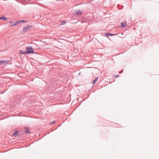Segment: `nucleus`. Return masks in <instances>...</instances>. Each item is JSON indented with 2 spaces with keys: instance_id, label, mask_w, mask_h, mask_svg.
<instances>
[{
  "instance_id": "obj_2",
  "label": "nucleus",
  "mask_w": 159,
  "mask_h": 159,
  "mask_svg": "<svg viewBox=\"0 0 159 159\" xmlns=\"http://www.w3.org/2000/svg\"><path fill=\"white\" fill-rule=\"evenodd\" d=\"M30 28V26H28L26 27H24L23 29V32H25L27 31Z\"/></svg>"
},
{
  "instance_id": "obj_12",
  "label": "nucleus",
  "mask_w": 159,
  "mask_h": 159,
  "mask_svg": "<svg viewBox=\"0 0 159 159\" xmlns=\"http://www.w3.org/2000/svg\"><path fill=\"white\" fill-rule=\"evenodd\" d=\"M107 35L108 36H113V35H115L114 34H110L109 33H107Z\"/></svg>"
},
{
  "instance_id": "obj_11",
  "label": "nucleus",
  "mask_w": 159,
  "mask_h": 159,
  "mask_svg": "<svg viewBox=\"0 0 159 159\" xmlns=\"http://www.w3.org/2000/svg\"><path fill=\"white\" fill-rule=\"evenodd\" d=\"M98 79V77L95 79L93 81V84H94L97 80Z\"/></svg>"
},
{
  "instance_id": "obj_5",
  "label": "nucleus",
  "mask_w": 159,
  "mask_h": 159,
  "mask_svg": "<svg viewBox=\"0 0 159 159\" xmlns=\"http://www.w3.org/2000/svg\"><path fill=\"white\" fill-rule=\"evenodd\" d=\"M18 134V132L16 131L12 134V135L15 137H16Z\"/></svg>"
},
{
  "instance_id": "obj_1",
  "label": "nucleus",
  "mask_w": 159,
  "mask_h": 159,
  "mask_svg": "<svg viewBox=\"0 0 159 159\" xmlns=\"http://www.w3.org/2000/svg\"><path fill=\"white\" fill-rule=\"evenodd\" d=\"M26 53H27V54L34 53V49L31 46H30L28 47H26Z\"/></svg>"
},
{
  "instance_id": "obj_6",
  "label": "nucleus",
  "mask_w": 159,
  "mask_h": 159,
  "mask_svg": "<svg viewBox=\"0 0 159 159\" xmlns=\"http://www.w3.org/2000/svg\"><path fill=\"white\" fill-rule=\"evenodd\" d=\"M19 24V22L18 21H16V22L14 24H12V25H11V26H16V25H17Z\"/></svg>"
},
{
  "instance_id": "obj_16",
  "label": "nucleus",
  "mask_w": 159,
  "mask_h": 159,
  "mask_svg": "<svg viewBox=\"0 0 159 159\" xmlns=\"http://www.w3.org/2000/svg\"><path fill=\"white\" fill-rule=\"evenodd\" d=\"M12 22H13L12 21H11V22H10V23H12Z\"/></svg>"
},
{
  "instance_id": "obj_15",
  "label": "nucleus",
  "mask_w": 159,
  "mask_h": 159,
  "mask_svg": "<svg viewBox=\"0 0 159 159\" xmlns=\"http://www.w3.org/2000/svg\"><path fill=\"white\" fill-rule=\"evenodd\" d=\"M119 75H115L114 76L116 78H117V77H119Z\"/></svg>"
},
{
  "instance_id": "obj_17",
  "label": "nucleus",
  "mask_w": 159,
  "mask_h": 159,
  "mask_svg": "<svg viewBox=\"0 0 159 159\" xmlns=\"http://www.w3.org/2000/svg\"><path fill=\"white\" fill-rule=\"evenodd\" d=\"M120 74H121V72H119V73Z\"/></svg>"
},
{
  "instance_id": "obj_14",
  "label": "nucleus",
  "mask_w": 159,
  "mask_h": 159,
  "mask_svg": "<svg viewBox=\"0 0 159 159\" xmlns=\"http://www.w3.org/2000/svg\"><path fill=\"white\" fill-rule=\"evenodd\" d=\"M56 122V121L55 120H53L52 123H51L50 124H54V123H55Z\"/></svg>"
},
{
  "instance_id": "obj_4",
  "label": "nucleus",
  "mask_w": 159,
  "mask_h": 159,
  "mask_svg": "<svg viewBox=\"0 0 159 159\" xmlns=\"http://www.w3.org/2000/svg\"><path fill=\"white\" fill-rule=\"evenodd\" d=\"M25 132L26 133L29 134L30 133V131L29 129L28 128H25Z\"/></svg>"
},
{
  "instance_id": "obj_3",
  "label": "nucleus",
  "mask_w": 159,
  "mask_h": 159,
  "mask_svg": "<svg viewBox=\"0 0 159 159\" xmlns=\"http://www.w3.org/2000/svg\"><path fill=\"white\" fill-rule=\"evenodd\" d=\"M75 13L76 14L80 15L82 13V12L80 10H77L75 11Z\"/></svg>"
},
{
  "instance_id": "obj_7",
  "label": "nucleus",
  "mask_w": 159,
  "mask_h": 159,
  "mask_svg": "<svg viewBox=\"0 0 159 159\" xmlns=\"http://www.w3.org/2000/svg\"><path fill=\"white\" fill-rule=\"evenodd\" d=\"M0 19H2L4 20H7V18L5 16H1L0 17Z\"/></svg>"
},
{
  "instance_id": "obj_10",
  "label": "nucleus",
  "mask_w": 159,
  "mask_h": 159,
  "mask_svg": "<svg viewBox=\"0 0 159 159\" xmlns=\"http://www.w3.org/2000/svg\"><path fill=\"white\" fill-rule=\"evenodd\" d=\"M19 24L20 23H24L25 22V21L24 20H18Z\"/></svg>"
},
{
  "instance_id": "obj_8",
  "label": "nucleus",
  "mask_w": 159,
  "mask_h": 159,
  "mask_svg": "<svg viewBox=\"0 0 159 159\" xmlns=\"http://www.w3.org/2000/svg\"><path fill=\"white\" fill-rule=\"evenodd\" d=\"M26 52L25 51H24V52H23L22 50H20L19 52V53L20 54H27V53H26Z\"/></svg>"
},
{
  "instance_id": "obj_9",
  "label": "nucleus",
  "mask_w": 159,
  "mask_h": 159,
  "mask_svg": "<svg viewBox=\"0 0 159 159\" xmlns=\"http://www.w3.org/2000/svg\"><path fill=\"white\" fill-rule=\"evenodd\" d=\"M127 24L126 23H121V27H124Z\"/></svg>"
},
{
  "instance_id": "obj_13",
  "label": "nucleus",
  "mask_w": 159,
  "mask_h": 159,
  "mask_svg": "<svg viewBox=\"0 0 159 159\" xmlns=\"http://www.w3.org/2000/svg\"><path fill=\"white\" fill-rule=\"evenodd\" d=\"M66 22L65 21H62L61 23L62 24V25H63L64 24H65V23H66Z\"/></svg>"
}]
</instances>
